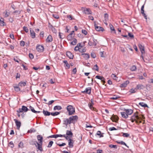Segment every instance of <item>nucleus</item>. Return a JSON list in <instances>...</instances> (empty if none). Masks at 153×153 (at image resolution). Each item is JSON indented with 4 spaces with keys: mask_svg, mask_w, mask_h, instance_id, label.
Segmentation results:
<instances>
[{
    "mask_svg": "<svg viewBox=\"0 0 153 153\" xmlns=\"http://www.w3.org/2000/svg\"><path fill=\"white\" fill-rule=\"evenodd\" d=\"M66 108L69 115H72L75 112L74 108L71 105L67 106Z\"/></svg>",
    "mask_w": 153,
    "mask_h": 153,
    "instance_id": "obj_3",
    "label": "nucleus"
},
{
    "mask_svg": "<svg viewBox=\"0 0 153 153\" xmlns=\"http://www.w3.org/2000/svg\"><path fill=\"white\" fill-rule=\"evenodd\" d=\"M91 57H93L94 58L96 57V55L94 53H91Z\"/></svg>",
    "mask_w": 153,
    "mask_h": 153,
    "instance_id": "obj_61",
    "label": "nucleus"
},
{
    "mask_svg": "<svg viewBox=\"0 0 153 153\" xmlns=\"http://www.w3.org/2000/svg\"><path fill=\"white\" fill-rule=\"evenodd\" d=\"M53 40L52 36L51 35H49L46 39V41L47 42H51Z\"/></svg>",
    "mask_w": 153,
    "mask_h": 153,
    "instance_id": "obj_13",
    "label": "nucleus"
},
{
    "mask_svg": "<svg viewBox=\"0 0 153 153\" xmlns=\"http://www.w3.org/2000/svg\"><path fill=\"white\" fill-rule=\"evenodd\" d=\"M23 143L22 142H20L19 144V147L22 148L23 147Z\"/></svg>",
    "mask_w": 153,
    "mask_h": 153,
    "instance_id": "obj_49",
    "label": "nucleus"
},
{
    "mask_svg": "<svg viewBox=\"0 0 153 153\" xmlns=\"http://www.w3.org/2000/svg\"><path fill=\"white\" fill-rule=\"evenodd\" d=\"M29 58L31 59H32L33 58H34V56L33 54L31 53H30L29 55Z\"/></svg>",
    "mask_w": 153,
    "mask_h": 153,
    "instance_id": "obj_62",
    "label": "nucleus"
},
{
    "mask_svg": "<svg viewBox=\"0 0 153 153\" xmlns=\"http://www.w3.org/2000/svg\"><path fill=\"white\" fill-rule=\"evenodd\" d=\"M75 35L74 31H72L71 33L67 36V39L69 41H72L74 39H76L74 38Z\"/></svg>",
    "mask_w": 153,
    "mask_h": 153,
    "instance_id": "obj_4",
    "label": "nucleus"
},
{
    "mask_svg": "<svg viewBox=\"0 0 153 153\" xmlns=\"http://www.w3.org/2000/svg\"><path fill=\"white\" fill-rule=\"evenodd\" d=\"M9 146L11 148H13L14 147V145L12 141H10L9 143Z\"/></svg>",
    "mask_w": 153,
    "mask_h": 153,
    "instance_id": "obj_47",
    "label": "nucleus"
},
{
    "mask_svg": "<svg viewBox=\"0 0 153 153\" xmlns=\"http://www.w3.org/2000/svg\"><path fill=\"white\" fill-rule=\"evenodd\" d=\"M71 42H69V44L71 45H75L76 44V39H74L72 41H71Z\"/></svg>",
    "mask_w": 153,
    "mask_h": 153,
    "instance_id": "obj_26",
    "label": "nucleus"
},
{
    "mask_svg": "<svg viewBox=\"0 0 153 153\" xmlns=\"http://www.w3.org/2000/svg\"><path fill=\"white\" fill-rule=\"evenodd\" d=\"M85 43L84 42L80 43L77 44V48H85Z\"/></svg>",
    "mask_w": 153,
    "mask_h": 153,
    "instance_id": "obj_16",
    "label": "nucleus"
},
{
    "mask_svg": "<svg viewBox=\"0 0 153 153\" xmlns=\"http://www.w3.org/2000/svg\"><path fill=\"white\" fill-rule=\"evenodd\" d=\"M39 144V143H38L36 141H33V143H32V145H35L36 147H37V146H38V144Z\"/></svg>",
    "mask_w": 153,
    "mask_h": 153,
    "instance_id": "obj_48",
    "label": "nucleus"
},
{
    "mask_svg": "<svg viewBox=\"0 0 153 153\" xmlns=\"http://www.w3.org/2000/svg\"><path fill=\"white\" fill-rule=\"evenodd\" d=\"M137 112H136L134 113V114L131 117V119L134 120H136V123H141V121H140L139 122L137 120H140L141 119L140 117L138 116Z\"/></svg>",
    "mask_w": 153,
    "mask_h": 153,
    "instance_id": "obj_2",
    "label": "nucleus"
},
{
    "mask_svg": "<svg viewBox=\"0 0 153 153\" xmlns=\"http://www.w3.org/2000/svg\"><path fill=\"white\" fill-rule=\"evenodd\" d=\"M95 22H94V26L96 30L98 31H104V29L102 27L98 26L95 23Z\"/></svg>",
    "mask_w": 153,
    "mask_h": 153,
    "instance_id": "obj_6",
    "label": "nucleus"
},
{
    "mask_svg": "<svg viewBox=\"0 0 153 153\" xmlns=\"http://www.w3.org/2000/svg\"><path fill=\"white\" fill-rule=\"evenodd\" d=\"M138 46L142 54H144L145 53V51L144 46L141 44H139L138 45Z\"/></svg>",
    "mask_w": 153,
    "mask_h": 153,
    "instance_id": "obj_8",
    "label": "nucleus"
},
{
    "mask_svg": "<svg viewBox=\"0 0 153 153\" xmlns=\"http://www.w3.org/2000/svg\"><path fill=\"white\" fill-rule=\"evenodd\" d=\"M22 108L23 111L25 112H26L29 110L28 109L26 106H22Z\"/></svg>",
    "mask_w": 153,
    "mask_h": 153,
    "instance_id": "obj_36",
    "label": "nucleus"
},
{
    "mask_svg": "<svg viewBox=\"0 0 153 153\" xmlns=\"http://www.w3.org/2000/svg\"><path fill=\"white\" fill-rule=\"evenodd\" d=\"M58 137V136H57V134H55V135H51L49 137H48V138H57Z\"/></svg>",
    "mask_w": 153,
    "mask_h": 153,
    "instance_id": "obj_45",
    "label": "nucleus"
},
{
    "mask_svg": "<svg viewBox=\"0 0 153 153\" xmlns=\"http://www.w3.org/2000/svg\"><path fill=\"white\" fill-rule=\"evenodd\" d=\"M93 69L98 71L99 70V67L97 65H95L94 66Z\"/></svg>",
    "mask_w": 153,
    "mask_h": 153,
    "instance_id": "obj_42",
    "label": "nucleus"
},
{
    "mask_svg": "<svg viewBox=\"0 0 153 153\" xmlns=\"http://www.w3.org/2000/svg\"><path fill=\"white\" fill-rule=\"evenodd\" d=\"M63 62L64 63L65 66V67L66 69H68L70 68V65L68 63L67 61L64 60Z\"/></svg>",
    "mask_w": 153,
    "mask_h": 153,
    "instance_id": "obj_27",
    "label": "nucleus"
},
{
    "mask_svg": "<svg viewBox=\"0 0 153 153\" xmlns=\"http://www.w3.org/2000/svg\"><path fill=\"white\" fill-rule=\"evenodd\" d=\"M128 36L131 39H133L134 38V35L130 33H128Z\"/></svg>",
    "mask_w": 153,
    "mask_h": 153,
    "instance_id": "obj_53",
    "label": "nucleus"
},
{
    "mask_svg": "<svg viewBox=\"0 0 153 153\" xmlns=\"http://www.w3.org/2000/svg\"><path fill=\"white\" fill-rule=\"evenodd\" d=\"M137 69V67L136 66L134 65L132 66L130 68V70L132 71H135Z\"/></svg>",
    "mask_w": 153,
    "mask_h": 153,
    "instance_id": "obj_40",
    "label": "nucleus"
},
{
    "mask_svg": "<svg viewBox=\"0 0 153 153\" xmlns=\"http://www.w3.org/2000/svg\"><path fill=\"white\" fill-rule=\"evenodd\" d=\"M5 13V15H4V17H8L9 15H10V13L9 12H7V11L6 12V13Z\"/></svg>",
    "mask_w": 153,
    "mask_h": 153,
    "instance_id": "obj_50",
    "label": "nucleus"
},
{
    "mask_svg": "<svg viewBox=\"0 0 153 153\" xmlns=\"http://www.w3.org/2000/svg\"><path fill=\"white\" fill-rule=\"evenodd\" d=\"M14 120L15 122L17 129H19L21 125V122L19 121H18L16 119H14Z\"/></svg>",
    "mask_w": 153,
    "mask_h": 153,
    "instance_id": "obj_9",
    "label": "nucleus"
},
{
    "mask_svg": "<svg viewBox=\"0 0 153 153\" xmlns=\"http://www.w3.org/2000/svg\"><path fill=\"white\" fill-rule=\"evenodd\" d=\"M14 88V89L15 91L16 92H18L20 91V89L19 87V86L18 85V86H13Z\"/></svg>",
    "mask_w": 153,
    "mask_h": 153,
    "instance_id": "obj_35",
    "label": "nucleus"
},
{
    "mask_svg": "<svg viewBox=\"0 0 153 153\" xmlns=\"http://www.w3.org/2000/svg\"><path fill=\"white\" fill-rule=\"evenodd\" d=\"M36 131V130L34 129H30V130L28 131V132H30L31 133L32 132H35Z\"/></svg>",
    "mask_w": 153,
    "mask_h": 153,
    "instance_id": "obj_63",
    "label": "nucleus"
},
{
    "mask_svg": "<svg viewBox=\"0 0 153 153\" xmlns=\"http://www.w3.org/2000/svg\"><path fill=\"white\" fill-rule=\"evenodd\" d=\"M109 147L111 148H114L115 149L117 148V146L116 145L110 144L109 145Z\"/></svg>",
    "mask_w": 153,
    "mask_h": 153,
    "instance_id": "obj_54",
    "label": "nucleus"
},
{
    "mask_svg": "<svg viewBox=\"0 0 153 153\" xmlns=\"http://www.w3.org/2000/svg\"><path fill=\"white\" fill-rule=\"evenodd\" d=\"M95 78H97V79H100L101 80V81L103 82V85L104 84V83L105 82V79L102 76H96Z\"/></svg>",
    "mask_w": 153,
    "mask_h": 153,
    "instance_id": "obj_12",
    "label": "nucleus"
},
{
    "mask_svg": "<svg viewBox=\"0 0 153 153\" xmlns=\"http://www.w3.org/2000/svg\"><path fill=\"white\" fill-rule=\"evenodd\" d=\"M50 83L51 84H54L55 82V79H51L49 80Z\"/></svg>",
    "mask_w": 153,
    "mask_h": 153,
    "instance_id": "obj_51",
    "label": "nucleus"
},
{
    "mask_svg": "<svg viewBox=\"0 0 153 153\" xmlns=\"http://www.w3.org/2000/svg\"><path fill=\"white\" fill-rule=\"evenodd\" d=\"M144 5H143L141 7V13L143 15V16H144V17L146 19H147V16L146 15V14L144 13Z\"/></svg>",
    "mask_w": 153,
    "mask_h": 153,
    "instance_id": "obj_20",
    "label": "nucleus"
},
{
    "mask_svg": "<svg viewBox=\"0 0 153 153\" xmlns=\"http://www.w3.org/2000/svg\"><path fill=\"white\" fill-rule=\"evenodd\" d=\"M4 19L2 18H1L0 19V25L1 26H4L5 25V22L4 21Z\"/></svg>",
    "mask_w": 153,
    "mask_h": 153,
    "instance_id": "obj_30",
    "label": "nucleus"
},
{
    "mask_svg": "<svg viewBox=\"0 0 153 153\" xmlns=\"http://www.w3.org/2000/svg\"><path fill=\"white\" fill-rule=\"evenodd\" d=\"M73 140L71 139H69V142H68V145L70 148L73 147V143L72 142V141Z\"/></svg>",
    "mask_w": 153,
    "mask_h": 153,
    "instance_id": "obj_33",
    "label": "nucleus"
},
{
    "mask_svg": "<svg viewBox=\"0 0 153 153\" xmlns=\"http://www.w3.org/2000/svg\"><path fill=\"white\" fill-rule=\"evenodd\" d=\"M88 105L90 108L92 110L96 111V109L93 107L92 104L89 103L88 104Z\"/></svg>",
    "mask_w": 153,
    "mask_h": 153,
    "instance_id": "obj_37",
    "label": "nucleus"
},
{
    "mask_svg": "<svg viewBox=\"0 0 153 153\" xmlns=\"http://www.w3.org/2000/svg\"><path fill=\"white\" fill-rule=\"evenodd\" d=\"M27 82V81L25 82L21 81L19 83L18 85L21 87H24L26 85Z\"/></svg>",
    "mask_w": 153,
    "mask_h": 153,
    "instance_id": "obj_17",
    "label": "nucleus"
},
{
    "mask_svg": "<svg viewBox=\"0 0 153 153\" xmlns=\"http://www.w3.org/2000/svg\"><path fill=\"white\" fill-rule=\"evenodd\" d=\"M67 56L70 59H73L74 55L70 51H67L66 53Z\"/></svg>",
    "mask_w": 153,
    "mask_h": 153,
    "instance_id": "obj_15",
    "label": "nucleus"
},
{
    "mask_svg": "<svg viewBox=\"0 0 153 153\" xmlns=\"http://www.w3.org/2000/svg\"><path fill=\"white\" fill-rule=\"evenodd\" d=\"M139 105H141V106L144 107H148V105L146 104H145L144 102H140L139 103Z\"/></svg>",
    "mask_w": 153,
    "mask_h": 153,
    "instance_id": "obj_38",
    "label": "nucleus"
},
{
    "mask_svg": "<svg viewBox=\"0 0 153 153\" xmlns=\"http://www.w3.org/2000/svg\"><path fill=\"white\" fill-rule=\"evenodd\" d=\"M111 118L113 121L115 122H116L118 120V117L114 115L112 116Z\"/></svg>",
    "mask_w": 153,
    "mask_h": 153,
    "instance_id": "obj_19",
    "label": "nucleus"
},
{
    "mask_svg": "<svg viewBox=\"0 0 153 153\" xmlns=\"http://www.w3.org/2000/svg\"><path fill=\"white\" fill-rule=\"evenodd\" d=\"M110 29L111 30H113V31H115V29H114V28L113 27V26L111 24H110Z\"/></svg>",
    "mask_w": 153,
    "mask_h": 153,
    "instance_id": "obj_64",
    "label": "nucleus"
},
{
    "mask_svg": "<svg viewBox=\"0 0 153 153\" xmlns=\"http://www.w3.org/2000/svg\"><path fill=\"white\" fill-rule=\"evenodd\" d=\"M79 51L80 52L82 53L85 52L86 51L85 48H79L77 49V51Z\"/></svg>",
    "mask_w": 153,
    "mask_h": 153,
    "instance_id": "obj_28",
    "label": "nucleus"
},
{
    "mask_svg": "<svg viewBox=\"0 0 153 153\" xmlns=\"http://www.w3.org/2000/svg\"><path fill=\"white\" fill-rule=\"evenodd\" d=\"M36 147L38 150H40V152H42L43 151V150L42 147V144L40 143L38 144V146Z\"/></svg>",
    "mask_w": 153,
    "mask_h": 153,
    "instance_id": "obj_32",
    "label": "nucleus"
},
{
    "mask_svg": "<svg viewBox=\"0 0 153 153\" xmlns=\"http://www.w3.org/2000/svg\"><path fill=\"white\" fill-rule=\"evenodd\" d=\"M23 29L26 33H27L28 32V29L26 27H24Z\"/></svg>",
    "mask_w": 153,
    "mask_h": 153,
    "instance_id": "obj_55",
    "label": "nucleus"
},
{
    "mask_svg": "<svg viewBox=\"0 0 153 153\" xmlns=\"http://www.w3.org/2000/svg\"><path fill=\"white\" fill-rule=\"evenodd\" d=\"M30 36L32 39H34L36 37L35 33L33 30H32L31 28H30Z\"/></svg>",
    "mask_w": 153,
    "mask_h": 153,
    "instance_id": "obj_18",
    "label": "nucleus"
},
{
    "mask_svg": "<svg viewBox=\"0 0 153 153\" xmlns=\"http://www.w3.org/2000/svg\"><path fill=\"white\" fill-rule=\"evenodd\" d=\"M82 9L83 10L84 13L86 14L89 15L91 13V10L89 8L82 7Z\"/></svg>",
    "mask_w": 153,
    "mask_h": 153,
    "instance_id": "obj_5",
    "label": "nucleus"
},
{
    "mask_svg": "<svg viewBox=\"0 0 153 153\" xmlns=\"http://www.w3.org/2000/svg\"><path fill=\"white\" fill-rule=\"evenodd\" d=\"M37 139L40 144H42L43 142V138L41 135H38L37 136Z\"/></svg>",
    "mask_w": 153,
    "mask_h": 153,
    "instance_id": "obj_11",
    "label": "nucleus"
},
{
    "mask_svg": "<svg viewBox=\"0 0 153 153\" xmlns=\"http://www.w3.org/2000/svg\"><path fill=\"white\" fill-rule=\"evenodd\" d=\"M81 54L83 56V57L86 59H87L89 58L90 56L88 54L82 53Z\"/></svg>",
    "mask_w": 153,
    "mask_h": 153,
    "instance_id": "obj_31",
    "label": "nucleus"
},
{
    "mask_svg": "<svg viewBox=\"0 0 153 153\" xmlns=\"http://www.w3.org/2000/svg\"><path fill=\"white\" fill-rule=\"evenodd\" d=\"M145 88L144 86L141 84L137 85L136 88L137 89H143Z\"/></svg>",
    "mask_w": 153,
    "mask_h": 153,
    "instance_id": "obj_22",
    "label": "nucleus"
},
{
    "mask_svg": "<svg viewBox=\"0 0 153 153\" xmlns=\"http://www.w3.org/2000/svg\"><path fill=\"white\" fill-rule=\"evenodd\" d=\"M82 33L84 34L85 35H86L87 34V31L85 30H82Z\"/></svg>",
    "mask_w": 153,
    "mask_h": 153,
    "instance_id": "obj_58",
    "label": "nucleus"
},
{
    "mask_svg": "<svg viewBox=\"0 0 153 153\" xmlns=\"http://www.w3.org/2000/svg\"><path fill=\"white\" fill-rule=\"evenodd\" d=\"M53 142V141H51L49 143L48 145L47 146L48 148H50L52 146Z\"/></svg>",
    "mask_w": 153,
    "mask_h": 153,
    "instance_id": "obj_43",
    "label": "nucleus"
},
{
    "mask_svg": "<svg viewBox=\"0 0 153 153\" xmlns=\"http://www.w3.org/2000/svg\"><path fill=\"white\" fill-rule=\"evenodd\" d=\"M62 109V107L61 106L59 105H56L54 107L53 110L55 111L56 110H60Z\"/></svg>",
    "mask_w": 153,
    "mask_h": 153,
    "instance_id": "obj_29",
    "label": "nucleus"
},
{
    "mask_svg": "<svg viewBox=\"0 0 153 153\" xmlns=\"http://www.w3.org/2000/svg\"><path fill=\"white\" fill-rule=\"evenodd\" d=\"M76 68H75L73 70L72 74H76Z\"/></svg>",
    "mask_w": 153,
    "mask_h": 153,
    "instance_id": "obj_59",
    "label": "nucleus"
},
{
    "mask_svg": "<svg viewBox=\"0 0 153 153\" xmlns=\"http://www.w3.org/2000/svg\"><path fill=\"white\" fill-rule=\"evenodd\" d=\"M108 129L109 130L111 131H113V130H117V129L116 128H114V127H110Z\"/></svg>",
    "mask_w": 153,
    "mask_h": 153,
    "instance_id": "obj_60",
    "label": "nucleus"
},
{
    "mask_svg": "<svg viewBox=\"0 0 153 153\" xmlns=\"http://www.w3.org/2000/svg\"><path fill=\"white\" fill-rule=\"evenodd\" d=\"M91 91V88L88 87L86 88L85 92L87 94H90Z\"/></svg>",
    "mask_w": 153,
    "mask_h": 153,
    "instance_id": "obj_25",
    "label": "nucleus"
},
{
    "mask_svg": "<svg viewBox=\"0 0 153 153\" xmlns=\"http://www.w3.org/2000/svg\"><path fill=\"white\" fill-rule=\"evenodd\" d=\"M96 134L98 135L100 137H103V135L101 134V132L99 131H97Z\"/></svg>",
    "mask_w": 153,
    "mask_h": 153,
    "instance_id": "obj_39",
    "label": "nucleus"
},
{
    "mask_svg": "<svg viewBox=\"0 0 153 153\" xmlns=\"http://www.w3.org/2000/svg\"><path fill=\"white\" fill-rule=\"evenodd\" d=\"M111 77L114 80H117V77L114 74H112L111 76Z\"/></svg>",
    "mask_w": 153,
    "mask_h": 153,
    "instance_id": "obj_44",
    "label": "nucleus"
},
{
    "mask_svg": "<svg viewBox=\"0 0 153 153\" xmlns=\"http://www.w3.org/2000/svg\"><path fill=\"white\" fill-rule=\"evenodd\" d=\"M29 108L32 111V112L34 113H35V112H36V111L34 110V108L30 106Z\"/></svg>",
    "mask_w": 153,
    "mask_h": 153,
    "instance_id": "obj_56",
    "label": "nucleus"
},
{
    "mask_svg": "<svg viewBox=\"0 0 153 153\" xmlns=\"http://www.w3.org/2000/svg\"><path fill=\"white\" fill-rule=\"evenodd\" d=\"M66 135L72 137L73 135V134L71 131L67 130L66 131Z\"/></svg>",
    "mask_w": 153,
    "mask_h": 153,
    "instance_id": "obj_21",
    "label": "nucleus"
},
{
    "mask_svg": "<svg viewBox=\"0 0 153 153\" xmlns=\"http://www.w3.org/2000/svg\"><path fill=\"white\" fill-rule=\"evenodd\" d=\"M121 115L122 117L124 118H127L128 117V114H126V113L125 112H121Z\"/></svg>",
    "mask_w": 153,
    "mask_h": 153,
    "instance_id": "obj_23",
    "label": "nucleus"
},
{
    "mask_svg": "<svg viewBox=\"0 0 153 153\" xmlns=\"http://www.w3.org/2000/svg\"><path fill=\"white\" fill-rule=\"evenodd\" d=\"M129 83V81L128 80H127L124 83L121 84L120 85V88H124L126 87L127 86V85Z\"/></svg>",
    "mask_w": 153,
    "mask_h": 153,
    "instance_id": "obj_10",
    "label": "nucleus"
},
{
    "mask_svg": "<svg viewBox=\"0 0 153 153\" xmlns=\"http://www.w3.org/2000/svg\"><path fill=\"white\" fill-rule=\"evenodd\" d=\"M120 98V97L119 96L114 95L113 97L111 98V99L113 100H116Z\"/></svg>",
    "mask_w": 153,
    "mask_h": 153,
    "instance_id": "obj_41",
    "label": "nucleus"
},
{
    "mask_svg": "<svg viewBox=\"0 0 153 153\" xmlns=\"http://www.w3.org/2000/svg\"><path fill=\"white\" fill-rule=\"evenodd\" d=\"M43 113L45 116H49L51 115V112H48L47 111L43 110Z\"/></svg>",
    "mask_w": 153,
    "mask_h": 153,
    "instance_id": "obj_24",
    "label": "nucleus"
},
{
    "mask_svg": "<svg viewBox=\"0 0 153 153\" xmlns=\"http://www.w3.org/2000/svg\"><path fill=\"white\" fill-rule=\"evenodd\" d=\"M76 119V115L72 116L69 119H65L64 120V124L66 125L73 123Z\"/></svg>",
    "mask_w": 153,
    "mask_h": 153,
    "instance_id": "obj_1",
    "label": "nucleus"
},
{
    "mask_svg": "<svg viewBox=\"0 0 153 153\" xmlns=\"http://www.w3.org/2000/svg\"><path fill=\"white\" fill-rule=\"evenodd\" d=\"M36 49L38 51L41 52L43 51L44 48L43 46L39 45L36 46Z\"/></svg>",
    "mask_w": 153,
    "mask_h": 153,
    "instance_id": "obj_7",
    "label": "nucleus"
},
{
    "mask_svg": "<svg viewBox=\"0 0 153 153\" xmlns=\"http://www.w3.org/2000/svg\"><path fill=\"white\" fill-rule=\"evenodd\" d=\"M117 142L118 143H119L120 144H121L122 145H125L126 146V143L123 141H121L120 142L117 141Z\"/></svg>",
    "mask_w": 153,
    "mask_h": 153,
    "instance_id": "obj_57",
    "label": "nucleus"
},
{
    "mask_svg": "<svg viewBox=\"0 0 153 153\" xmlns=\"http://www.w3.org/2000/svg\"><path fill=\"white\" fill-rule=\"evenodd\" d=\"M104 17L105 18V21H106L107 20H108V14L107 13L105 14Z\"/></svg>",
    "mask_w": 153,
    "mask_h": 153,
    "instance_id": "obj_52",
    "label": "nucleus"
},
{
    "mask_svg": "<svg viewBox=\"0 0 153 153\" xmlns=\"http://www.w3.org/2000/svg\"><path fill=\"white\" fill-rule=\"evenodd\" d=\"M128 115H131L133 112V111L131 109H125L124 110Z\"/></svg>",
    "mask_w": 153,
    "mask_h": 153,
    "instance_id": "obj_14",
    "label": "nucleus"
},
{
    "mask_svg": "<svg viewBox=\"0 0 153 153\" xmlns=\"http://www.w3.org/2000/svg\"><path fill=\"white\" fill-rule=\"evenodd\" d=\"M137 89L136 88H131L130 89L129 91V92L130 93V94L135 93L136 92Z\"/></svg>",
    "mask_w": 153,
    "mask_h": 153,
    "instance_id": "obj_34",
    "label": "nucleus"
},
{
    "mask_svg": "<svg viewBox=\"0 0 153 153\" xmlns=\"http://www.w3.org/2000/svg\"><path fill=\"white\" fill-rule=\"evenodd\" d=\"M122 136L124 137H129V134L127 133H123Z\"/></svg>",
    "mask_w": 153,
    "mask_h": 153,
    "instance_id": "obj_46",
    "label": "nucleus"
}]
</instances>
